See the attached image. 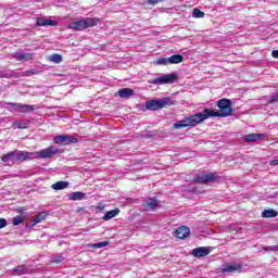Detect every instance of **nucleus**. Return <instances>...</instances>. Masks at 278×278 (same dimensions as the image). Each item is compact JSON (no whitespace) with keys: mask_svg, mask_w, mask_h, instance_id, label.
Listing matches in <instances>:
<instances>
[{"mask_svg":"<svg viewBox=\"0 0 278 278\" xmlns=\"http://www.w3.org/2000/svg\"><path fill=\"white\" fill-rule=\"evenodd\" d=\"M271 55H273V58H276V60H278V50H274L271 52Z\"/></svg>","mask_w":278,"mask_h":278,"instance_id":"nucleus-35","label":"nucleus"},{"mask_svg":"<svg viewBox=\"0 0 278 278\" xmlns=\"http://www.w3.org/2000/svg\"><path fill=\"white\" fill-rule=\"evenodd\" d=\"M192 17L193 18H205V13L201 10H199V8H194L192 10Z\"/></svg>","mask_w":278,"mask_h":278,"instance_id":"nucleus-28","label":"nucleus"},{"mask_svg":"<svg viewBox=\"0 0 278 278\" xmlns=\"http://www.w3.org/2000/svg\"><path fill=\"white\" fill-rule=\"evenodd\" d=\"M144 207H148L149 210H155V207H160V201L155 198H149L143 203Z\"/></svg>","mask_w":278,"mask_h":278,"instance_id":"nucleus-19","label":"nucleus"},{"mask_svg":"<svg viewBox=\"0 0 278 278\" xmlns=\"http://www.w3.org/2000/svg\"><path fill=\"white\" fill-rule=\"evenodd\" d=\"M33 227H36V224H34V219L30 222V224H26V229H33Z\"/></svg>","mask_w":278,"mask_h":278,"instance_id":"nucleus-34","label":"nucleus"},{"mask_svg":"<svg viewBox=\"0 0 278 278\" xmlns=\"http://www.w3.org/2000/svg\"><path fill=\"white\" fill-rule=\"evenodd\" d=\"M28 75H36V70H30L26 72Z\"/></svg>","mask_w":278,"mask_h":278,"instance_id":"nucleus-37","label":"nucleus"},{"mask_svg":"<svg viewBox=\"0 0 278 278\" xmlns=\"http://www.w3.org/2000/svg\"><path fill=\"white\" fill-rule=\"evenodd\" d=\"M110 244L109 241L98 242L90 245V249H103V247H108Z\"/></svg>","mask_w":278,"mask_h":278,"instance_id":"nucleus-29","label":"nucleus"},{"mask_svg":"<svg viewBox=\"0 0 278 278\" xmlns=\"http://www.w3.org/2000/svg\"><path fill=\"white\" fill-rule=\"evenodd\" d=\"M270 166H277L278 165V160H273L270 163Z\"/></svg>","mask_w":278,"mask_h":278,"instance_id":"nucleus-36","label":"nucleus"},{"mask_svg":"<svg viewBox=\"0 0 278 278\" xmlns=\"http://www.w3.org/2000/svg\"><path fill=\"white\" fill-rule=\"evenodd\" d=\"M13 58L17 60V62H29L34 60V53H21L16 52L13 54Z\"/></svg>","mask_w":278,"mask_h":278,"instance_id":"nucleus-12","label":"nucleus"},{"mask_svg":"<svg viewBox=\"0 0 278 278\" xmlns=\"http://www.w3.org/2000/svg\"><path fill=\"white\" fill-rule=\"evenodd\" d=\"M8 227V220L5 218H0V229Z\"/></svg>","mask_w":278,"mask_h":278,"instance_id":"nucleus-32","label":"nucleus"},{"mask_svg":"<svg viewBox=\"0 0 278 278\" xmlns=\"http://www.w3.org/2000/svg\"><path fill=\"white\" fill-rule=\"evenodd\" d=\"M27 273H29L27 265H20L12 269V275L17 277H21L22 275H27Z\"/></svg>","mask_w":278,"mask_h":278,"instance_id":"nucleus-17","label":"nucleus"},{"mask_svg":"<svg viewBox=\"0 0 278 278\" xmlns=\"http://www.w3.org/2000/svg\"><path fill=\"white\" fill-rule=\"evenodd\" d=\"M72 201H84L86 199V193L81 191H76L71 194Z\"/></svg>","mask_w":278,"mask_h":278,"instance_id":"nucleus-25","label":"nucleus"},{"mask_svg":"<svg viewBox=\"0 0 278 278\" xmlns=\"http://www.w3.org/2000/svg\"><path fill=\"white\" fill-rule=\"evenodd\" d=\"M266 135L264 134H250V135H245L243 137V140L245 142H257V140H262V138H264Z\"/></svg>","mask_w":278,"mask_h":278,"instance_id":"nucleus-18","label":"nucleus"},{"mask_svg":"<svg viewBox=\"0 0 278 278\" xmlns=\"http://www.w3.org/2000/svg\"><path fill=\"white\" fill-rule=\"evenodd\" d=\"M77 142H79V140L70 135H61L54 138L55 144L66 146V144H77Z\"/></svg>","mask_w":278,"mask_h":278,"instance_id":"nucleus-7","label":"nucleus"},{"mask_svg":"<svg viewBox=\"0 0 278 278\" xmlns=\"http://www.w3.org/2000/svg\"><path fill=\"white\" fill-rule=\"evenodd\" d=\"M276 216H278V213L275 210H264L262 212L263 218H276Z\"/></svg>","mask_w":278,"mask_h":278,"instance_id":"nucleus-24","label":"nucleus"},{"mask_svg":"<svg viewBox=\"0 0 278 278\" xmlns=\"http://www.w3.org/2000/svg\"><path fill=\"white\" fill-rule=\"evenodd\" d=\"M8 105H10L11 108H14L16 112H23L24 114L27 112H34V105L31 104H21V103L9 102Z\"/></svg>","mask_w":278,"mask_h":278,"instance_id":"nucleus-9","label":"nucleus"},{"mask_svg":"<svg viewBox=\"0 0 278 278\" xmlns=\"http://www.w3.org/2000/svg\"><path fill=\"white\" fill-rule=\"evenodd\" d=\"M242 270V265L239 264H226L222 268V273H236Z\"/></svg>","mask_w":278,"mask_h":278,"instance_id":"nucleus-16","label":"nucleus"},{"mask_svg":"<svg viewBox=\"0 0 278 278\" xmlns=\"http://www.w3.org/2000/svg\"><path fill=\"white\" fill-rule=\"evenodd\" d=\"M66 188H68V181L64 180L58 181L52 185L53 190H66Z\"/></svg>","mask_w":278,"mask_h":278,"instance_id":"nucleus-23","label":"nucleus"},{"mask_svg":"<svg viewBox=\"0 0 278 278\" xmlns=\"http://www.w3.org/2000/svg\"><path fill=\"white\" fill-rule=\"evenodd\" d=\"M178 79H179V76H177V73H172V74L160 76L153 79L152 81H150V84H154V85L160 84L161 86H163L166 84H175V81H177Z\"/></svg>","mask_w":278,"mask_h":278,"instance_id":"nucleus-6","label":"nucleus"},{"mask_svg":"<svg viewBox=\"0 0 278 278\" xmlns=\"http://www.w3.org/2000/svg\"><path fill=\"white\" fill-rule=\"evenodd\" d=\"M117 94L121 97V99H129V97H134V89L123 88L117 91Z\"/></svg>","mask_w":278,"mask_h":278,"instance_id":"nucleus-20","label":"nucleus"},{"mask_svg":"<svg viewBox=\"0 0 278 278\" xmlns=\"http://www.w3.org/2000/svg\"><path fill=\"white\" fill-rule=\"evenodd\" d=\"M216 112L212 109H204L202 113L193 114L184 119L176 122L173 125L174 129H184V127H197V125L207 121V118H227L233 114V108H231V100L224 98L217 101Z\"/></svg>","mask_w":278,"mask_h":278,"instance_id":"nucleus-1","label":"nucleus"},{"mask_svg":"<svg viewBox=\"0 0 278 278\" xmlns=\"http://www.w3.org/2000/svg\"><path fill=\"white\" fill-rule=\"evenodd\" d=\"M47 216H49V212L47 211H42L40 212L38 215L34 216V225H38V223H42V220H45V218H47Z\"/></svg>","mask_w":278,"mask_h":278,"instance_id":"nucleus-21","label":"nucleus"},{"mask_svg":"<svg viewBox=\"0 0 278 278\" xmlns=\"http://www.w3.org/2000/svg\"><path fill=\"white\" fill-rule=\"evenodd\" d=\"M25 218H27L25 215H17L12 218V225L14 227H18L22 223H25Z\"/></svg>","mask_w":278,"mask_h":278,"instance_id":"nucleus-27","label":"nucleus"},{"mask_svg":"<svg viewBox=\"0 0 278 278\" xmlns=\"http://www.w3.org/2000/svg\"><path fill=\"white\" fill-rule=\"evenodd\" d=\"M175 104V100L170 97L156 99V100H149L146 102L147 110L150 112H157V110H165L166 108H170Z\"/></svg>","mask_w":278,"mask_h":278,"instance_id":"nucleus-2","label":"nucleus"},{"mask_svg":"<svg viewBox=\"0 0 278 278\" xmlns=\"http://www.w3.org/2000/svg\"><path fill=\"white\" fill-rule=\"evenodd\" d=\"M160 1H162V0H148L147 4L148 5H157V3H160Z\"/></svg>","mask_w":278,"mask_h":278,"instance_id":"nucleus-33","label":"nucleus"},{"mask_svg":"<svg viewBox=\"0 0 278 278\" xmlns=\"http://www.w3.org/2000/svg\"><path fill=\"white\" fill-rule=\"evenodd\" d=\"M217 179H218V176L216 175V173H208V174L200 173L193 176L192 182L193 184H213Z\"/></svg>","mask_w":278,"mask_h":278,"instance_id":"nucleus-5","label":"nucleus"},{"mask_svg":"<svg viewBox=\"0 0 278 278\" xmlns=\"http://www.w3.org/2000/svg\"><path fill=\"white\" fill-rule=\"evenodd\" d=\"M66 260V256H64L63 253L61 254H55L54 256L51 257V264H62Z\"/></svg>","mask_w":278,"mask_h":278,"instance_id":"nucleus-26","label":"nucleus"},{"mask_svg":"<svg viewBox=\"0 0 278 278\" xmlns=\"http://www.w3.org/2000/svg\"><path fill=\"white\" fill-rule=\"evenodd\" d=\"M166 62H168V64H181V62H184V55L174 54V55L169 56L168 59L159 60V64H166Z\"/></svg>","mask_w":278,"mask_h":278,"instance_id":"nucleus-10","label":"nucleus"},{"mask_svg":"<svg viewBox=\"0 0 278 278\" xmlns=\"http://www.w3.org/2000/svg\"><path fill=\"white\" fill-rule=\"evenodd\" d=\"M176 238H179V240H186L188 236H190V228L186 226H181L175 231Z\"/></svg>","mask_w":278,"mask_h":278,"instance_id":"nucleus-13","label":"nucleus"},{"mask_svg":"<svg viewBox=\"0 0 278 278\" xmlns=\"http://www.w3.org/2000/svg\"><path fill=\"white\" fill-rule=\"evenodd\" d=\"M37 25L38 27H47L48 25L50 27H55L58 25V22L45 17H38L37 18Z\"/></svg>","mask_w":278,"mask_h":278,"instance_id":"nucleus-14","label":"nucleus"},{"mask_svg":"<svg viewBox=\"0 0 278 278\" xmlns=\"http://www.w3.org/2000/svg\"><path fill=\"white\" fill-rule=\"evenodd\" d=\"M193 257H205L210 255V248L200 247L192 250Z\"/></svg>","mask_w":278,"mask_h":278,"instance_id":"nucleus-11","label":"nucleus"},{"mask_svg":"<svg viewBox=\"0 0 278 278\" xmlns=\"http://www.w3.org/2000/svg\"><path fill=\"white\" fill-rule=\"evenodd\" d=\"M58 153H60V150L51 146L38 152H34L33 157H35V160H51V157L58 155Z\"/></svg>","mask_w":278,"mask_h":278,"instance_id":"nucleus-4","label":"nucleus"},{"mask_svg":"<svg viewBox=\"0 0 278 278\" xmlns=\"http://www.w3.org/2000/svg\"><path fill=\"white\" fill-rule=\"evenodd\" d=\"M1 162H4V164H15L16 162V154L15 151H11L4 155L1 156Z\"/></svg>","mask_w":278,"mask_h":278,"instance_id":"nucleus-15","label":"nucleus"},{"mask_svg":"<svg viewBox=\"0 0 278 278\" xmlns=\"http://www.w3.org/2000/svg\"><path fill=\"white\" fill-rule=\"evenodd\" d=\"M118 214H121V210H112V211L106 212L104 214V216L102 217V219L112 220V218H115V216H118Z\"/></svg>","mask_w":278,"mask_h":278,"instance_id":"nucleus-22","label":"nucleus"},{"mask_svg":"<svg viewBox=\"0 0 278 278\" xmlns=\"http://www.w3.org/2000/svg\"><path fill=\"white\" fill-rule=\"evenodd\" d=\"M99 25V18L97 17H85L77 22H73L70 27L75 31H84V29H88L89 27H97Z\"/></svg>","mask_w":278,"mask_h":278,"instance_id":"nucleus-3","label":"nucleus"},{"mask_svg":"<svg viewBox=\"0 0 278 278\" xmlns=\"http://www.w3.org/2000/svg\"><path fill=\"white\" fill-rule=\"evenodd\" d=\"M15 151V162H27V160H35L34 152H27V151H21V150H14Z\"/></svg>","mask_w":278,"mask_h":278,"instance_id":"nucleus-8","label":"nucleus"},{"mask_svg":"<svg viewBox=\"0 0 278 278\" xmlns=\"http://www.w3.org/2000/svg\"><path fill=\"white\" fill-rule=\"evenodd\" d=\"M263 251H267V252L274 251V252H277L278 251V245L264 247Z\"/></svg>","mask_w":278,"mask_h":278,"instance_id":"nucleus-31","label":"nucleus"},{"mask_svg":"<svg viewBox=\"0 0 278 278\" xmlns=\"http://www.w3.org/2000/svg\"><path fill=\"white\" fill-rule=\"evenodd\" d=\"M50 62H54V64H60V62H62V54H52L50 56Z\"/></svg>","mask_w":278,"mask_h":278,"instance_id":"nucleus-30","label":"nucleus"}]
</instances>
